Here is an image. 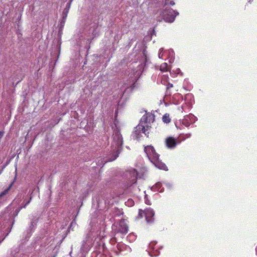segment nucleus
<instances>
[{
  "mask_svg": "<svg viewBox=\"0 0 257 257\" xmlns=\"http://www.w3.org/2000/svg\"><path fill=\"white\" fill-rule=\"evenodd\" d=\"M32 197L30 196L29 200L28 201H26V202H24L23 203V206H21V208H25L26 207V206L30 202L31 200H32Z\"/></svg>",
  "mask_w": 257,
  "mask_h": 257,
  "instance_id": "nucleus-15",
  "label": "nucleus"
},
{
  "mask_svg": "<svg viewBox=\"0 0 257 257\" xmlns=\"http://www.w3.org/2000/svg\"><path fill=\"white\" fill-rule=\"evenodd\" d=\"M149 128V126L147 125L146 126H145L143 124H141V123L137 125V126L136 127V131H135V135L136 136V138L137 139H139L140 138V133H141V131H142L143 133H144L147 137H148V134L146 133L147 130Z\"/></svg>",
  "mask_w": 257,
  "mask_h": 257,
  "instance_id": "nucleus-4",
  "label": "nucleus"
},
{
  "mask_svg": "<svg viewBox=\"0 0 257 257\" xmlns=\"http://www.w3.org/2000/svg\"><path fill=\"white\" fill-rule=\"evenodd\" d=\"M145 214L146 220L149 223H152L154 221V211L151 208H147L145 211Z\"/></svg>",
  "mask_w": 257,
  "mask_h": 257,
  "instance_id": "nucleus-6",
  "label": "nucleus"
},
{
  "mask_svg": "<svg viewBox=\"0 0 257 257\" xmlns=\"http://www.w3.org/2000/svg\"><path fill=\"white\" fill-rule=\"evenodd\" d=\"M144 151L149 160L153 164L160 169L167 170V167L165 164L159 160V155L156 153L152 146H147L145 147Z\"/></svg>",
  "mask_w": 257,
  "mask_h": 257,
  "instance_id": "nucleus-1",
  "label": "nucleus"
},
{
  "mask_svg": "<svg viewBox=\"0 0 257 257\" xmlns=\"http://www.w3.org/2000/svg\"><path fill=\"white\" fill-rule=\"evenodd\" d=\"M168 5L173 6L175 5V3L173 1L165 0V2L163 5V7L166 8Z\"/></svg>",
  "mask_w": 257,
  "mask_h": 257,
  "instance_id": "nucleus-14",
  "label": "nucleus"
},
{
  "mask_svg": "<svg viewBox=\"0 0 257 257\" xmlns=\"http://www.w3.org/2000/svg\"><path fill=\"white\" fill-rule=\"evenodd\" d=\"M172 87H173V84L169 83L167 86V89H169V88H172Z\"/></svg>",
  "mask_w": 257,
  "mask_h": 257,
  "instance_id": "nucleus-20",
  "label": "nucleus"
},
{
  "mask_svg": "<svg viewBox=\"0 0 257 257\" xmlns=\"http://www.w3.org/2000/svg\"><path fill=\"white\" fill-rule=\"evenodd\" d=\"M150 253V255L151 256H153V255L151 253Z\"/></svg>",
  "mask_w": 257,
  "mask_h": 257,
  "instance_id": "nucleus-26",
  "label": "nucleus"
},
{
  "mask_svg": "<svg viewBox=\"0 0 257 257\" xmlns=\"http://www.w3.org/2000/svg\"><path fill=\"white\" fill-rule=\"evenodd\" d=\"M12 186V184H11L8 188H7L4 191L0 193V202H1V200L2 199L3 197L8 193Z\"/></svg>",
  "mask_w": 257,
  "mask_h": 257,
  "instance_id": "nucleus-9",
  "label": "nucleus"
},
{
  "mask_svg": "<svg viewBox=\"0 0 257 257\" xmlns=\"http://www.w3.org/2000/svg\"><path fill=\"white\" fill-rule=\"evenodd\" d=\"M112 137L113 143L112 145V149H113V153L112 154L113 156L109 159L110 161L115 160L118 156L122 151V145L123 143L122 138L119 131H115Z\"/></svg>",
  "mask_w": 257,
  "mask_h": 257,
  "instance_id": "nucleus-2",
  "label": "nucleus"
},
{
  "mask_svg": "<svg viewBox=\"0 0 257 257\" xmlns=\"http://www.w3.org/2000/svg\"><path fill=\"white\" fill-rule=\"evenodd\" d=\"M112 149V151L111 153L109 154V156H108V159H107V161H106V162H107V161H110L109 160V159H110V158H111L112 157H113V156L112 155V154H113V149Z\"/></svg>",
  "mask_w": 257,
  "mask_h": 257,
  "instance_id": "nucleus-16",
  "label": "nucleus"
},
{
  "mask_svg": "<svg viewBox=\"0 0 257 257\" xmlns=\"http://www.w3.org/2000/svg\"><path fill=\"white\" fill-rule=\"evenodd\" d=\"M132 174L134 177V178L131 180L132 182V184L135 183L137 182V177L136 176L137 175V171L135 170H133L132 172Z\"/></svg>",
  "mask_w": 257,
  "mask_h": 257,
  "instance_id": "nucleus-12",
  "label": "nucleus"
},
{
  "mask_svg": "<svg viewBox=\"0 0 257 257\" xmlns=\"http://www.w3.org/2000/svg\"><path fill=\"white\" fill-rule=\"evenodd\" d=\"M145 213V212L144 211H143L142 210H139V216L141 217H143V213Z\"/></svg>",
  "mask_w": 257,
  "mask_h": 257,
  "instance_id": "nucleus-19",
  "label": "nucleus"
},
{
  "mask_svg": "<svg viewBox=\"0 0 257 257\" xmlns=\"http://www.w3.org/2000/svg\"><path fill=\"white\" fill-rule=\"evenodd\" d=\"M155 119V115L152 114H147L146 115H144L142 118V121L143 120L145 123H150L153 122Z\"/></svg>",
  "mask_w": 257,
  "mask_h": 257,
  "instance_id": "nucleus-8",
  "label": "nucleus"
},
{
  "mask_svg": "<svg viewBox=\"0 0 257 257\" xmlns=\"http://www.w3.org/2000/svg\"><path fill=\"white\" fill-rule=\"evenodd\" d=\"M146 203L148 204H150V202L149 201H148V200L146 201Z\"/></svg>",
  "mask_w": 257,
  "mask_h": 257,
  "instance_id": "nucleus-23",
  "label": "nucleus"
},
{
  "mask_svg": "<svg viewBox=\"0 0 257 257\" xmlns=\"http://www.w3.org/2000/svg\"><path fill=\"white\" fill-rule=\"evenodd\" d=\"M117 247L119 249V245H117Z\"/></svg>",
  "mask_w": 257,
  "mask_h": 257,
  "instance_id": "nucleus-28",
  "label": "nucleus"
},
{
  "mask_svg": "<svg viewBox=\"0 0 257 257\" xmlns=\"http://www.w3.org/2000/svg\"><path fill=\"white\" fill-rule=\"evenodd\" d=\"M60 43L59 42H57V49H58V51H59V54L60 53Z\"/></svg>",
  "mask_w": 257,
  "mask_h": 257,
  "instance_id": "nucleus-18",
  "label": "nucleus"
},
{
  "mask_svg": "<svg viewBox=\"0 0 257 257\" xmlns=\"http://www.w3.org/2000/svg\"><path fill=\"white\" fill-rule=\"evenodd\" d=\"M169 68L167 63H164L160 66V70L163 72L169 71Z\"/></svg>",
  "mask_w": 257,
  "mask_h": 257,
  "instance_id": "nucleus-10",
  "label": "nucleus"
},
{
  "mask_svg": "<svg viewBox=\"0 0 257 257\" xmlns=\"http://www.w3.org/2000/svg\"><path fill=\"white\" fill-rule=\"evenodd\" d=\"M175 13L172 9L166 7L160 12V16L158 17V21L164 20L166 22H172L174 21L175 16L174 13Z\"/></svg>",
  "mask_w": 257,
  "mask_h": 257,
  "instance_id": "nucleus-3",
  "label": "nucleus"
},
{
  "mask_svg": "<svg viewBox=\"0 0 257 257\" xmlns=\"http://www.w3.org/2000/svg\"><path fill=\"white\" fill-rule=\"evenodd\" d=\"M186 126H188L189 125V123H186V124H185Z\"/></svg>",
  "mask_w": 257,
  "mask_h": 257,
  "instance_id": "nucleus-24",
  "label": "nucleus"
},
{
  "mask_svg": "<svg viewBox=\"0 0 257 257\" xmlns=\"http://www.w3.org/2000/svg\"><path fill=\"white\" fill-rule=\"evenodd\" d=\"M187 135V138H189L190 137L191 135L190 134H188V135Z\"/></svg>",
  "mask_w": 257,
  "mask_h": 257,
  "instance_id": "nucleus-25",
  "label": "nucleus"
},
{
  "mask_svg": "<svg viewBox=\"0 0 257 257\" xmlns=\"http://www.w3.org/2000/svg\"><path fill=\"white\" fill-rule=\"evenodd\" d=\"M167 147L169 149L174 148L177 144L176 139L173 137H168L165 141Z\"/></svg>",
  "mask_w": 257,
  "mask_h": 257,
  "instance_id": "nucleus-7",
  "label": "nucleus"
},
{
  "mask_svg": "<svg viewBox=\"0 0 257 257\" xmlns=\"http://www.w3.org/2000/svg\"><path fill=\"white\" fill-rule=\"evenodd\" d=\"M135 84H133L132 86H131V87H132V89L134 88L135 87Z\"/></svg>",
  "mask_w": 257,
  "mask_h": 257,
  "instance_id": "nucleus-22",
  "label": "nucleus"
},
{
  "mask_svg": "<svg viewBox=\"0 0 257 257\" xmlns=\"http://www.w3.org/2000/svg\"><path fill=\"white\" fill-rule=\"evenodd\" d=\"M115 231L122 234H125L128 231V226L125 222L121 220L116 226Z\"/></svg>",
  "mask_w": 257,
  "mask_h": 257,
  "instance_id": "nucleus-5",
  "label": "nucleus"
},
{
  "mask_svg": "<svg viewBox=\"0 0 257 257\" xmlns=\"http://www.w3.org/2000/svg\"><path fill=\"white\" fill-rule=\"evenodd\" d=\"M159 57L160 58H162V55L161 54V52L159 54Z\"/></svg>",
  "mask_w": 257,
  "mask_h": 257,
  "instance_id": "nucleus-21",
  "label": "nucleus"
},
{
  "mask_svg": "<svg viewBox=\"0 0 257 257\" xmlns=\"http://www.w3.org/2000/svg\"><path fill=\"white\" fill-rule=\"evenodd\" d=\"M156 243L155 242H152L149 244V247L153 249L154 245H155Z\"/></svg>",
  "mask_w": 257,
  "mask_h": 257,
  "instance_id": "nucleus-17",
  "label": "nucleus"
},
{
  "mask_svg": "<svg viewBox=\"0 0 257 257\" xmlns=\"http://www.w3.org/2000/svg\"><path fill=\"white\" fill-rule=\"evenodd\" d=\"M162 119L163 122L166 123H169L171 121L169 114L168 113H166L163 115Z\"/></svg>",
  "mask_w": 257,
  "mask_h": 257,
  "instance_id": "nucleus-11",
  "label": "nucleus"
},
{
  "mask_svg": "<svg viewBox=\"0 0 257 257\" xmlns=\"http://www.w3.org/2000/svg\"><path fill=\"white\" fill-rule=\"evenodd\" d=\"M33 223H34V222H33V221H32V222H31V224H32V225H33Z\"/></svg>",
  "mask_w": 257,
  "mask_h": 257,
  "instance_id": "nucleus-27",
  "label": "nucleus"
},
{
  "mask_svg": "<svg viewBox=\"0 0 257 257\" xmlns=\"http://www.w3.org/2000/svg\"><path fill=\"white\" fill-rule=\"evenodd\" d=\"M68 6L65 8L63 11V19H65L66 17H67V14L68 13V11H69V4H68Z\"/></svg>",
  "mask_w": 257,
  "mask_h": 257,
  "instance_id": "nucleus-13",
  "label": "nucleus"
},
{
  "mask_svg": "<svg viewBox=\"0 0 257 257\" xmlns=\"http://www.w3.org/2000/svg\"><path fill=\"white\" fill-rule=\"evenodd\" d=\"M183 123L184 124H186V123H185L184 121L183 122Z\"/></svg>",
  "mask_w": 257,
  "mask_h": 257,
  "instance_id": "nucleus-29",
  "label": "nucleus"
}]
</instances>
